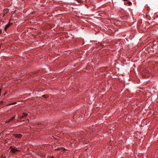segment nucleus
Returning a JSON list of instances; mask_svg holds the SVG:
<instances>
[{"label": "nucleus", "instance_id": "obj_6", "mask_svg": "<svg viewBox=\"0 0 158 158\" xmlns=\"http://www.w3.org/2000/svg\"><path fill=\"white\" fill-rule=\"evenodd\" d=\"M16 102H13V103H11L10 104H9L8 105H14L15 104H16Z\"/></svg>", "mask_w": 158, "mask_h": 158}, {"label": "nucleus", "instance_id": "obj_4", "mask_svg": "<svg viewBox=\"0 0 158 158\" xmlns=\"http://www.w3.org/2000/svg\"><path fill=\"white\" fill-rule=\"evenodd\" d=\"M15 118V117H14L11 118L10 120H8L7 121H6L5 123H6L8 122H10V121H11V120L14 119Z\"/></svg>", "mask_w": 158, "mask_h": 158}, {"label": "nucleus", "instance_id": "obj_5", "mask_svg": "<svg viewBox=\"0 0 158 158\" xmlns=\"http://www.w3.org/2000/svg\"><path fill=\"white\" fill-rule=\"evenodd\" d=\"M42 97L45 98H46L48 97V96L47 95H43Z\"/></svg>", "mask_w": 158, "mask_h": 158}, {"label": "nucleus", "instance_id": "obj_11", "mask_svg": "<svg viewBox=\"0 0 158 158\" xmlns=\"http://www.w3.org/2000/svg\"><path fill=\"white\" fill-rule=\"evenodd\" d=\"M8 10V9H6V10Z\"/></svg>", "mask_w": 158, "mask_h": 158}, {"label": "nucleus", "instance_id": "obj_7", "mask_svg": "<svg viewBox=\"0 0 158 158\" xmlns=\"http://www.w3.org/2000/svg\"><path fill=\"white\" fill-rule=\"evenodd\" d=\"M7 26H6L5 27H4V29H5V30L6 31L7 28Z\"/></svg>", "mask_w": 158, "mask_h": 158}, {"label": "nucleus", "instance_id": "obj_10", "mask_svg": "<svg viewBox=\"0 0 158 158\" xmlns=\"http://www.w3.org/2000/svg\"><path fill=\"white\" fill-rule=\"evenodd\" d=\"M1 90H2L1 89H0V93H1Z\"/></svg>", "mask_w": 158, "mask_h": 158}, {"label": "nucleus", "instance_id": "obj_12", "mask_svg": "<svg viewBox=\"0 0 158 158\" xmlns=\"http://www.w3.org/2000/svg\"><path fill=\"white\" fill-rule=\"evenodd\" d=\"M2 158H4V157H2Z\"/></svg>", "mask_w": 158, "mask_h": 158}, {"label": "nucleus", "instance_id": "obj_1", "mask_svg": "<svg viewBox=\"0 0 158 158\" xmlns=\"http://www.w3.org/2000/svg\"><path fill=\"white\" fill-rule=\"evenodd\" d=\"M28 114L26 113H23V115L19 117L20 119H25L27 116Z\"/></svg>", "mask_w": 158, "mask_h": 158}, {"label": "nucleus", "instance_id": "obj_9", "mask_svg": "<svg viewBox=\"0 0 158 158\" xmlns=\"http://www.w3.org/2000/svg\"><path fill=\"white\" fill-rule=\"evenodd\" d=\"M6 94V93H5V94H4L3 95V96H5V95Z\"/></svg>", "mask_w": 158, "mask_h": 158}, {"label": "nucleus", "instance_id": "obj_2", "mask_svg": "<svg viewBox=\"0 0 158 158\" xmlns=\"http://www.w3.org/2000/svg\"><path fill=\"white\" fill-rule=\"evenodd\" d=\"M14 135L16 138H20L22 136V135L20 134H15Z\"/></svg>", "mask_w": 158, "mask_h": 158}, {"label": "nucleus", "instance_id": "obj_8", "mask_svg": "<svg viewBox=\"0 0 158 158\" xmlns=\"http://www.w3.org/2000/svg\"><path fill=\"white\" fill-rule=\"evenodd\" d=\"M10 25V24H8L6 25V26H7V27H8Z\"/></svg>", "mask_w": 158, "mask_h": 158}, {"label": "nucleus", "instance_id": "obj_3", "mask_svg": "<svg viewBox=\"0 0 158 158\" xmlns=\"http://www.w3.org/2000/svg\"><path fill=\"white\" fill-rule=\"evenodd\" d=\"M17 151H18V150H17V148H14L11 149L10 152L12 153H15Z\"/></svg>", "mask_w": 158, "mask_h": 158}]
</instances>
